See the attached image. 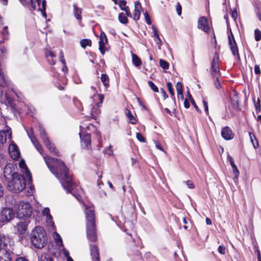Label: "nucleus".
Listing matches in <instances>:
<instances>
[{
    "instance_id": "1",
    "label": "nucleus",
    "mask_w": 261,
    "mask_h": 261,
    "mask_svg": "<svg viewBox=\"0 0 261 261\" xmlns=\"http://www.w3.org/2000/svg\"><path fill=\"white\" fill-rule=\"evenodd\" d=\"M43 159L50 171L61 181L64 189L67 192H70L73 190V185L64 163L48 156H44Z\"/></svg>"
},
{
    "instance_id": "2",
    "label": "nucleus",
    "mask_w": 261,
    "mask_h": 261,
    "mask_svg": "<svg viewBox=\"0 0 261 261\" xmlns=\"http://www.w3.org/2000/svg\"><path fill=\"white\" fill-rule=\"evenodd\" d=\"M85 214L87 220V235L89 240L95 242L97 240L95 214L93 207H86Z\"/></svg>"
},
{
    "instance_id": "3",
    "label": "nucleus",
    "mask_w": 261,
    "mask_h": 261,
    "mask_svg": "<svg viewBox=\"0 0 261 261\" xmlns=\"http://www.w3.org/2000/svg\"><path fill=\"white\" fill-rule=\"evenodd\" d=\"M31 241L34 246L39 249L42 248L47 244V236L43 228L38 226L32 231Z\"/></svg>"
},
{
    "instance_id": "4",
    "label": "nucleus",
    "mask_w": 261,
    "mask_h": 261,
    "mask_svg": "<svg viewBox=\"0 0 261 261\" xmlns=\"http://www.w3.org/2000/svg\"><path fill=\"white\" fill-rule=\"evenodd\" d=\"M7 185L9 191L14 193H19L25 188V181L24 177L18 174L8 180Z\"/></svg>"
},
{
    "instance_id": "5",
    "label": "nucleus",
    "mask_w": 261,
    "mask_h": 261,
    "mask_svg": "<svg viewBox=\"0 0 261 261\" xmlns=\"http://www.w3.org/2000/svg\"><path fill=\"white\" fill-rule=\"evenodd\" d=\"M211 72L212 76L214 77H216V79L214 80V85L216 88L217 89H220L221 88V85L218 76V75L220 74L219 57L217 53H215L211 63Z\"/></svg>"
},
{
    "instance_id": "6",
    "label": "nucleus",
    "mask_w": 261,
    "mask_h": 261,
    "mask_svg": "<svg viewBox=\"0 0 261 261\" xmlns=\"http://www.w3.org/2000/svg\"><path fill=\"white\" fill-rule=\"evenodd\" d=\"M32 208L28 202L20 201L18 204L17 216L20 218L30 217L32 215Z\"/></svg>"
},
{
    "instance_id": "7",
    "label": "nucleus",
    "mask_w": 261,
    "mask_h": 261,
    "mask_svg": "<svg viewBox=\"0 0 261 261\" xmlns=\"http://www.w3.org/2000/svg\"><path fill=\"white\" fill-rule=\"evenodd\" d=\"M15 213L10 208H4L0 213V222L7 223L14 218Z\"/></svg>"
},
{
    "instance_id": "8",
    "label": "nucleus",
    "mask_w": 261,
    "mask_h": 261,
    "mask_svg": "<svg viewBox=\"0 0 261 261\" xmlns=\"http://www.w3.org/2000/svg\"><path fill=\"white\" fill-rule=\"evenodd\" d=\"M39 129L40 135L42 138V139L43 140L44 143L46 146V147L48 148V149L49 150L50 152L54 153L55 154L59 155V153L57 151L56 148L54 146V144L51 143L49 142L48 138L46 136V133L44 128L42 126H40Z\"/></svg>"
},
{
    "instance_id": "9",
    "label": "nucleus",
    "mask_w": 261,
    "mask_h": 261,
    "mask_svg": "<svg viewBox=\"0 0 261 261\" xmlns=\"http://www.w3.org/2000/svg\"><path fill=\"white\" fill-rule=\"evenodd\" d=\"M18 174L15 171L14 166L13 164H8L6 165L4 169V176L7 181L12 179L16 175Z\"/></svg>"
},
{
    "instance_id": "10",
    "label": "nucleus",
    "mask_w": 261,
    "mask_h": 261,
    "mask_svg": "<svg viewBox=\"0 0 261 261\" xmlns=\"http://www.w3.org/2000/svg\"><path fill=\"white\" fill-rule=\"evenodd\" d=\"M83 126H80V133H79L81 139L82 140V145H85L87 149L91 148L90 135L89 133L84 134L83 131L85 130Z\"/></svg>"
},
{
    "instance_id": "11",
    "label": "nucleus",
    "mask_w": 261,
    "mask_h": 261,
    "mask_svg": "<svg viewBox=\"0 0 261 261\" xmlns=\"http://www.w3.org/2000/svg\"><path fill=\"white\" fill-rule=\"evenodd\" d=\"M103 98L104 96L103 95L98 96V99L99 100V101L96 102L92 108L90 114L95 119H96L97 116L100 113V110L99 108L101 107Z\"/></svg>"
},
{
    "instance_id": "12",
    "label": "nucleus",
    "mask_w": 261,
    "mask_h": 261,
    "mask_svg": "<svg viewBox=\"0 0 261 261\" xmlns=\"http://www.w3.org/2000/svg\"><path fill=\"white\" fill-rule=\"evenodd\" d=\"M11 128L6 125L5 128L0 131V145H3L6 142L7 136H8V138L11 139Z\"/></svg>"
},
{
    "instance_id": "13",
    "label": "nucleus",
    "mask_w": 261,
    "mask_h": 261,
    "mask_svg": "<svg viewBox=\"0 0 261 261\" xmlns=\"http://www.w3.org/2000/svg\"><path fill=\"white\" fill-rule=\"evenodd\" d=\"M228 44L233 55L237 56L239 58L238 46L231 32H230V35L228 36Z\"/></svg>"
},
{
    "instance_id": "14",
    "label": "nucleus",
    "mask_w": 261,
    "mask_h": 261,
    "mask_svg": "<svg viewBox=\"0 0 261 261\" xmlns=\"http://www.w3.org/2000/svg\"><path fill=\"white\" fill-rule=\"evenodd\" d=\"M9 152L12 159L15 160L18 159L20 155L19 150L17 145L11 143L9 146Z\"/></svg>"
},
{
    "instance_id": "15",
    "label": "nucleus",
    "mask_w": 261,
    "mask_h": 261,
    "mask_svg": "<svg viewBox=\"0 0 261 261\" xmlns=\"http://www.w3.org/2000/svg\"><path fill=\"white\" fill-rule=\"evenodd\" d=\"M198 28L205 32H208L210 28L208 25L207 19L204 16L200 17L198 21Z\"/></svg>"
},
{
    "instance_id": "16",
    "label": "nucleus",
    "mask_w": 261,
    "mask_h": 261,
    "mask_svg": "<svg viewBox=\"0 0 261 261\" xmlns=\"http://www.w3.org/2000/svg\"><path fill=\"white\" fill-rule=\"evenodd\" d=\"M135 9L132 15V18L134 20L138 21L140 17L142 6L138 1L134 2Z\"/></svg>"
},
{
    "instance_id": "17",
    "label": "nucleus",
    "mask_w": 261,
    "mask_h": 261,
    "mask_svg": "<svg viewBox=\"0 0 261 261\" xmlns=\"http://www.w3.org/2000/svg\"><path fill=\"white\" fill-rule=\"evenodd\" d=\"M108 40L104 32H101L100 35L99 41V49L102 54H104L106 49L105 44L107 43Z\"/></svg>"
},
{
    "instance_id": "18",
    "label": "nucleus",
    "mask_w": 261,
    "mask_h": 261,
    "mask_svg": "<svg viewBox=\"0 0 261 261\" xmlns=\"http://www.w3.org/2000/svg\"><path fill=\"white\" fill-rule=\"evenodd\" d=\"M221 135H222V137L225 140H229L232 139L234 136V135H233L232 130L228 126H226L222 129Z\"/></svg>"
},
{
    "instance_id": "19",
    "label": "nucleus",
    "mask_w": 261,
    "mask_h": 261,
    "mask_svg": "<svg viewBox=\"0 0 261 261\" xmlns=\"http://www.w3.org/2000/svg\"><path fill=\"white\" fill-rule=\"evenodd\" d=\"M120 8L122 10L125 12L126 15L129 17H132V14L130 12L128 6H126V2L125 0H119L118 3Z\"/></svg>"
},
{
    "instance_id": "20",
    "label": "nucleus",
    "mask_w": 261,
    "mask_h": 261,
    "mask_svg": "<svg viewBox=\"0 0 261 261\" xmlns=\"http://www.w3.org/2000/svg\"><path fill=\"white\" fill-rule=\"evenodd\" d=\"M90 248L92 261H94V260H96L97 259L99 260V252L97 247L94 245H91L90 246Z\"/></svg>"
},
{
    "instance_id": "21",
    "label": "nucleus",
    "mask_w": 261,
    "mask_h": 261,
    "mask_svg": "<svg viewBox=\"0 0 261 261\" xmlns=\"http://www.w3.org/2000/svg\"><path fill=\"white\" fill-rule=\"evenodd\" d=\"M43 215L46 217V221L47 223L51 226L54 227V223L53 221V217L50 215L49 213V209L48 207H45L44 208L42 212Z\"/></svg>"
},
{
    "instance_id": "22",
    "label": "nucleus",
    "mask_w": 261,
    "mask_h": 261,
    "mask_svg": "<svg viewBox=\"0 0 261 261\" xmlns=\"http://www.w3.org/2000/svg\"><path fill=\"white\" fill-rule=\"evenodd\" d=\"M28 136L30 138L31 142L35 147L36 149L38 151L40 154H42L43 150L42 149L41 145L39 144L38 141L37 140L36 138L32 135L28 134Z\"/></svg>"
},
{
    "instance_id": "23",
    "label": "nucleus",
    "mask_w": 261,
    "mask_h": 261,
    "mask_svg": "<svg viewBox=\"0 0 261 261\" xmlns=\"http://www.w3.org/2000/svg\"><path fill=\"white\" fill-rule=\"evenodd\" d=\"M152 29L153 31V36L154 38V40L156 42V44H158V48L159 49H161V45L162 43V40L161 38H160L159 34L158 32V30L155 26L152 25Z\"/></svg>"
},
{
    "instance_id": "24",
    "label": "nucleus",
    "mask_w": 261,
    "mask_h": 261,
    "mask_svg": "<svg viewBox=\"0 0 261 261\" xmlns=\"http://www.w3.org/2000/svg\"><path fill=\"white\" fill-rule=\"evenodd\" d=\"M28 226V222L27 221H21L19 222L17 225L18 231L20 234L24 233Z\"/></svg>"
},
{
    "instance_id": "25",
    "label": "nucleus",
    "mask_w": 261,
    "mask_h": 261,
    "mask_svg": "<svg viewBox=\"0 0 261 261\" xmlns=\"http://www.w3.org/2000/svg\"><path fill=\"white\" fill-rule=\"evenodd\" d=\"M73 13L74 17L79 20L81 21L82 17L81 15L82 9L79 8L77 5H73Z\"/></svg>"
},
{
    "instance_id": "26",
    "label": "nucleus",
    "mask_w": 261,
    "mask_h": 261,
    "mask_svg": "<svg viewBox=\"0 0 261 261\" xmlns=\"http://www.w3.org/2000/svg\"><path fill=\"white\" fill-rule=\"evenodd\" d=\"M132 62L133 64L137 66H140L142 64V61L138 56L134 54H132Z\"/></svg>"
},
{
    "instance_id": "27",
    "label": "nucleus",
    "mask_w": 261,
    "mask_h": 261,
    "mask_svg": "<svg viewBox=\"0 0 261 261\" xmlns=\"http://www.w3.org/2000/svg\"><path fill=\"white\" fill-rule=\"evenodd\" d=\"M88 93L89 94L93 95L92 98L93 100L95 101L96 99H98V96H99L100 94H98L97 93L96 89L95 87L93 86H91L89 89L88 90Z\"/></svg>"
},
{
    "instance_id": "28",
    "label": "nucleus",
    "mask_w": 261,
    "mask_h": 261,
    "mask_svg": "<svg viewBox=\"0 0 261 261\" xmlns=\"http://www.w3.org/2000/svg\"><path fill=\"white\" fill-rule=\"evenodd\" d=\"M19 166L21 169H22V171L23 172H25L27 175H30V173L28 168L27 167L25 161L23 160H21L20 161V162L19 163Z\"/></svg>"
},
{
    "instance_id": "29",
    "label": "nucleus",
    "mask_w": 261,
    "mask_h": 261,
    "mask_svg": "<svg viewBox=\"0 0 261 261\" xmlns=\"http://www.w3.org/2000/svg\"><path fill=\"white\" fill-rule=\"evenodd\" d=\"M39 259L40 261H54L53 258L47 253L41 254Z\"/></svg>"
},
{
    "instance_id": "30",
    "label": "nucleus",
    "mask_w": 261,
    "mask_h": 261,
    "mask_svg": "<svg viewBox=\"0 0 261 261\" xmlns=\"http://www.w3.org/2000/svg\"><path fill=\"white\" fill-rule=\"evenodd\" d=\"M101 81L106 88L109 86L108 76L106 74H102L100 77Z\"/></svg>"
},
{
    "instance_id": "31",
    "label": "nucleus",
    "mask_w": 261,
    "mask_h": 261,
    "mask_svg": "<svg viewBox=\"0 0 261 261\" xmlns=\"http://www.w3.org/2000/svg\"><path fill=\"white\" fill-rule=\"evenodd\" d=\"M0 85L2 87L7 86L8 83L5 79V77L0 68Z\"/></svg>"
},
{
    "instance_id": "32",
    "label": "nucleus",
    "mask_w": 261,
    "mask_h": 261,
    "mask_svg": "<svg viewBox=\"0 0 261 261\" xmlns=\"http://www.w3.org/2000/svg\"><path fill=\"white\" fill-rule=\"evenodd\" d=\"M80 44L83 48H85L87 46H91L92 42L90 39H83L81 41Z\"/></svg>"
},
{
    "instance_id": "33",
    "label": "nucleus",
    "mask_w": 261,
    "mask_h": 261,
    "mask_svg": "<svg viewBox=\"0 0 261 261\" xmlns=\"http://www.w3.org/2000/svg\"><path fill=\"white\" fill-rule=\"evenodd\" d=\"M118 19L122 23L127 24L128 23V19L125 15L123 13H121L119 14Z\"/></svg>"
},
{
    "instance_id": "34",
    "label": "nucleus",
    "mask_w": 261,
    "mask_h": 261,
    "mask_svg": "<svg viewBox=\"0 0 261 261\" xmlns=\"http://www.w3.org/2000/svg\"><path fill=\"white\" fill-rule=\"evenodd\" d=\"M125 114L128 119H129L130 122L132 124H136L137 121L135 118H134V116L132 115L130 112L129 110H127L125 112Z\"/></svg>"
},
{
    "instance_id": "35",
    "label": "nucleus",
    "mask_w": 261,
    "mask_h": 261,
    "mask_svg": "<svg viewBox=\"0 0 261 261\" xmlns=\"http://www.w3.org/2000/svg\"><path fill=\"white\" fill-rule=\"evenodd\" d=\"M2 253L3 256H0V261H11L9 254L6 250L5 252Z\"/></svg>"
},
{
    "instance_id": "36",
    "label": "nucleus",
    "mask_w": 261,
    "mask_h": 261,
    "mask_svg": "<svg viewBox=\"0 0 261 261\" xmlns=\"http://www.w3.org/2000/svg\"><path fill=\"white\" fill-rule=\"evenodd\" d=\"M46 1L45 0H42V8H39V9L41 11L42 14L44 18L46 17V14L45 13V10H46Z\"/></svg>"
},
{
    "instance_id": "37",
    "label": "nucleus",
    "mask_w": 261,
    "mask_h": 261,
    "mask_svg": "<svg viewBox=\"0 0 261 261\" xmlns=\"http://www.w3.org/2000/svg\"><path fill=\"white\" fill-rule=\"evenodd\" d=\"M231 167L232 168V173L234 175V180L237 179L238 178V176L239 175V171L237 168V166L235 165H233L231 166Z\"/></svg>"
},
{
    "instance_id": "38",
    "label": "nucleus",
    "mask_w": 261,
    "mask_h": 261,
    "mask_svg": "<svg viewBox=\"0 0 261 261\" xmlns=\"http://www.w3.org/2000/svg\"><path fill=\"white\" fill-rule=\"evenodd\" d=\"M54 238L55 240H56V242L59 245H62V240L60 237V236L57 232H55L54 233Z\"/></svg>"
},
{
    "instance_id": "39",
    "label": "nucleus",
    "mask_w": 261,
    "mask_h": 261,
    "mask_svg": "<svg viewBox=\"0 0 261 261\" xmlns=\"http://www.w3.org/2000/svg\"><path fill=\"white\" fill-rule=\"evenodd\" d=\"M160 66L164 69H167L169 68L168 63L164 60H160Z\"/></svg>"
},
{
    "instance_id": "40",
    "label": "nucleus",
    "mask_w": 261,
    "mask_h": 261,
    "mask_svg": "<svg viewBox=\"0 0 261 261\" xmlns=\"http://www.w3.org/2000/svg\"><path fill=\"white\" fill-rule=\"evenodd\" d=\"M167 87L168 88L169 92L170 93V94L171 95L172 98H174V93L173 89L172 88V84L170 82H168L167 83Z\"/></svg>"
},
{
    "instance_id": "41",
    "label": "nucleus",
    "mask_w": 261,
    "mask_h": 261,
    "mask_svg": "<svg viewBox=\"0 0 261 261\" xmlns=\"http://www.w3.org/2000/svg\"><path fill=\"white\" fill-rule=\"evenodd\" d=\"M255 40L258 41L261 39V31L258 29H255L254 31Z\"/></svg>"
},
{
    "instance_id": "42",
    "label": "nucleus",
    "mask_w": 261,
    "mask_h": 261,
    "mask_svg": "<svg viewBox=\"0 0 261 261\" xmlns=\"http://www.w3.org/2000/svg\"><path fill=\"white\" fill-rule=\"evenodd\" d=\"M45 56L46 57H50L52 59L53 64H54L55 63V62L53 60V58L55 57V55L54 53L47 50L45 51Z\"/></svg>"
},
{
    "instance_id": "43",
    "label": "nucleus",
    "mask_w": 261,
    "mask_h": 261,
    "mask_svg": "<svg viewBox=\"0 0 261 261\" xmlns=\"http://www.w3.org/2000/svg\"><path fill=\"white\" fill-rule=\"evenodd\" d=\"M148 85L151 88V89L155 92H158L159 89L154 84V83L152 81H149L148 82Z\"/></svg>"
},
{
    "instance_id": "44",
    "label": "nucleus",
    "mask_w": 261,
    "mask_h": 261,
    "mask_svg": "<svg viewBox=\"0 0 261 261\" xmlns=\"http://www.w3.org/2000/svg\"><path fill=\"white\" fill-rule=\"evenodd\" d=\"M177 93L181 94V91H182V85L180 82H177L176 86Z\"/></svg>"
},
{
    "instance_id": "45",
    "label": "nucleus",
    "mask_w": 261,
    "mask_h": 261,
    "mask_svg": "<svg viewBox=\"0 0 261 261\" xmlns=\"http://www.w3.org/2000/svg\"><path fill=\"white\" fill-rule=\"evenodd\" d=\"M188 97H189L190 100L191 101L192 104L194 106V107L195 108L196 110L197 111H200V110H199L198 108L196 106V103L194 101V100L192 96H191V95L190 94L189 92L188 93Z\"/></svg>"
},
{
    "instance_id": "46",
    "label": "nucleus",
    "mask_w": 261,
    "mask_h": 261,
    "mask_svg": "<svg viewBox=\"0 0 261 261\" xmlns=\"http://www.w3.org/2000/svg\"><path fill=\"white\" fill-rule=\"evenodd\" d=\"M136 137L137 139L141 142H145L146 141L145 138L144 137V136L140 133H137L136 134Z\"/></svg>"
},
{
    "instance_id": "47",
    "label": "nucleus",
    "mask_w": 261,
    "mask_h": 261,
    "mask_svg": "<svg viewBox=\"0 0 261 261\" xmlns=\"http://www.w3.org/2000/svg\"><path fill=\"white\" fill-rule=\"evenodd\" d=\"M144 16H145V19L146 22L147 24H151V19H150V17L149 16V14L147 12H145L144 14Z\"/></svg>"
},
{
    "instance_id": "48",
    "label": "nucleus",
    "mask_w": 261,
    "mask_h": 261,
    "mask_svg": "<svg viewBox=\"0 0 261 261\" xmlns=\"http://www.w3.org/2000/svg\"><path fill=\"white\" fill-rule=\"evenodd\" d=\"M218 250L221 254H224L225 253V247L223 245L219 246Z\"/></svg>"
},
{
    "instance_id": "49",
    "label": "nucleus",
    "mask_w": 261,
    "mask_h": 261,
    "mask_svg": "<svg viewBox=\"0 0 261 261\" xmlns=\"http://www.w3.org/2000/svg\"><path fill=\"white\" fill-rule=\"evenodd\" d=\"M254 106L256 111L260 110V101L259 98L257 99L256 102H254Z\"/></svg>"
},
{
    "instance_id": "50",
    "label": "nucleus",
    "mask_w": 261,
    "mask_h": 261,
    "mask_svg": "<svg viewBox=\"0 0 261 261\" xmlns=\"http://www.w3.org/2000/svg\"><path fill=\"white\" fill-rule=\"evenodd\" d=\"M181 6L179 3H177L176 7V12L179 16L181 14Z\"/></svg>"
},
{
    "instance_id": "51",
    "label": "nucleus",
    "mask_w": 261,
    "mask_h": 261,
    "mask_svg": "<svg viewBox=\"0 0 261 261\" xmlns=\"http://www.w3.org/2000/svg\"><path fill=\"white\" fill-rule=\"evenodd\" d=\"M186 185L187 187L190 189H194V185L193 182L191 180H187L186 182Z\"/></svg>"
},
{
    "instance_id": "52",
    "label": "nucleus",
    "mask_w": 261,
    "mask_h": 261,
    "mask_svg": "<svg viewBox=\"0 0 261 261\" xmlns=\"http://www.w3.org/2000/svg\"><path fill=\"white\" fill-rule=\"evenodd\" d=\"M231 103L233 105V108L235 109H238L239 107V103L237 100L234 99H231Z\"/></svg>"
},
{
    "instance_id": "53",
    "label": "nucleus",
    "mask_w": 261,
    "mask_h": 261,
    "mask_svg": "<svg viewBox=\"0 0 261 261\" xmlns=\"http://www.w3.org/2000/svg\"><path fill=\"white\" fill-rule=\"evenodd\" d=\"M106 153L111 155H112L113 152V150H112V146L111 145H110L108 147V148L106 150Z\"/></svg>"
},
{
    "instance_id": "54",
    "label": "nucleus",
    "mask_w": 261,
    "mask_h": 261,
    "mask_svg": "<svg viewBox=\"0 0 261 261\" xmlns=\"http://www.w3.org/2000/svg\"><path fill=\"white\" fill-rule=\"evenodd\" d=\"M254 72L256 74H259L260 73V68L258 65H256L254 66Z\"/></svg>"
},
{
    "instance_id": "55",
    "label": "nucleus",
    "mask_w": 261,
    "mask_h": 261,
    "mask_svg": "<svg viewBox=\"0 0 261 261\" xmlns=\"http://www.w3.org/2000/svg\"><path fill=\"white\" fill-rule=\"evenodd\" d=\"M203 106H204L205 112L206 113V114H208V105H207V102H206L205 101L203 100Z\"/></svg>"
},
{
    "instance_id": "56",
    "label": "nucleus",
    "mask_w": 261,
    "mask_h": 261,
    "mask_svg": "<svg viewBox=\"0 0 261 261\" xmlns=\"http://www.w3.org/2000/svg\"><path fill=\"white\" fill-rule=\"evenodd\" d=\"M184 106L186 108L188 109L190 107V103L187 99H185L184 100Z\"/></svg>"
},
{
    "instance_id": "57",
    "label": "nucleus",
    "mask_w": 261,
    "mask_h": 261,
    "mask_svg": "<svg viewBox=\"0 0 261 261\" xmlns=\"http://www.w3.org/2000/svg\"><path fill=\"white\" fill-rule=\"evenodd\" d=\"M5 162L4 155L2 154H0V166L3 165Z\"/></svg>"
},
{
    "instance_id": "58",
    "label": "nucleus",
    "mask_w": 261,
    "mask_h": 261,
    "mask_svg": "<svg viewBox=\"0 0 261 261\" xmlns=\"http://www.w3.org/2000/svg\"><path fill=\"white\" fill-rule=\"evenodd\" d=\"M60 58H61V61L63 65H65V61L63 59V53L62 51H60Z\"/></svg>"
},
{
    "instance_id": "59",
    "label": "nucleus",
    "mask_w": 261,
    "mask_h": 261,
    "mask_svg": "<svg viewBox=\"0 0 261 261\" xmlns=\"http://www.w3.org/2000/svg\"><path fill=\"white\" fill-rule=\"evenodd\" d=\"M161 92H162V94L163 96L164 97V99H166L168 97V95H167L166 92L163 89H161Z\"/></svg>"
},
{
    "instance_id": "60",
    "label": "nucleus",
    "mask_w": 261,
    "mask_h": 261,
    "mask_svg": "<svg viewBox=\"0 0 261 261\" xmlns=\"http://www.w3.org/2000/svg\"><path fill=\"white\" fill-rule=\"evenodd\" d=\"M228 159H229V162H230V164L231 165V166L233 165H235L234 163V161H233V159L232 158V157L230 156H228Z\"/></svg>"
},
{
    "instance_id": "61",
    "label": "nucleus",
    "mask_w": 261,
    "mask_h": 261,
    "mask_svg": "<svg viewBox=\"0 0 261 261\" xmlns=\"http://www.w3.org/2000/svg\"><path fill=\"white\" fill-rule=\"evenodd\" d=\"M155 146H156V148H158V149H160L163 151H164L163 148L162 147L161 145L158 142L155 143Z\"/></svg>"
},
{
    "instance_id": "62",
    "label": "nucleus",
    "mask_w": 261,
    "mask_h": 261,
    "mask_svg": "<svg viewBox=\"0 0 261 261\" xmlns=\"http://www.w3.org/2000/svg\"><path fill=\"white\" fill-rule=\"evenodd\" d=\"M249 137H250V140H251V141L252 142V143L253 142V138H252L253 137L254 138L255 140H256L254 135L251 133H249Z\"/></svg>"
},
{
    "instance_id": "63",
    "label": "nucleus",
    "mask_w": 261,
    "mask_h": 261,
    "mask_svg": "<svg viewBox=\"0 0 261 261\" xmlns=\"http://www.w3.org/2000/svg\"><path fill=\"white\" fill-rule=\"evenodd\" d=\"M257 257L258 261H261V254L259 250H257Z\"/></svg>"
},
{
    "instance_id": "64",
    "label": "nucleus",
    "mask_w": 261,
    "mask_h": 261,
    "mask_svg": "<svg viewBox=\"0 0 261 261\" xmlns=\"http://www.w3.org/2000/svg\"><path fill=\"white\" fill-rule=\"evenodd\" d=\"M15 261H28L26 259L22 257H19L16 259Z\"/></svg>"
}]
</instances>
